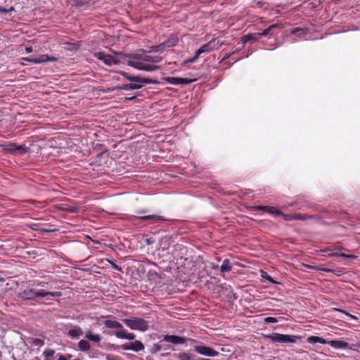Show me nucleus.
I'll list each match as a JSON object with an SVG mask.
<instances>
[{"label": "nucleus", "instance_id": "nucleus-1", "mask_svg": "<svg viewBox=\"0 0 360 360\" xmlns=\"http://www.w3.org/2000/svg\"><path fill=\"white\" fill-rule=\"evenodd\" d=\"M127 65L133 67L139 70H144L146 72H153L158 69V67L154 65L146 63V62H150L153 63H160L162 60V57L159 56H150L145 52L141 53H135L128 56Z\"/></svg>", "mask_w": 360, "mask_h": 360}, {"label": "nucleus", "instance_id": "nucleus-2", "mask_svg": "<svg viewBox=\"0 0 360 360\" xmlns=\"http://www.w3.org/2000/svg\"><path fill=\"white\" fill-rule=\"evenodd\" d=\"M48 295H51L52 297H60L62 293L59 291L50 292L44 290L27 288L20 294V297L21 298L27 300H32L36 297H45Z\"/></svg>", "mask_w": 360, "mask_h": 360}, {"label": "nucleus", "instance_id": "nucleus-3", "mask_svg": "<svg viewBox=\"0 0 360 360\" xmlns=\"http://www.w3.org/2000/svg\"><path fill=\"white\" fill-rule=\"evenodd\" d=\"M122 321L131 330L145 332L149 328L148 322L141 318L124 319Z\"/></svg>", "mask_w": 360, "mask_h": 360}, {"label": "nucleus", "instance_id": "nucleus-4", "mask_svg": "<svg viewBox=\"0 0 360 360\" xmlns=\"http://www.w3.org/2000/svg\"><path fill=\"white\" fill-rule=\"evenodd\" d=\"M2 149L13 155H22L29 152L30 149L25 144L17 145L15 143L8 142L1 145Z\"/></svg>", "mask_w": 360, "mask_h": 360}, {"label": "nucleus", "instance_id": "nucleus-5", "mask_svg": "<svg viewBox=\"0 0 360 360\" xmlns=\"http://www.w3.org/2000/svg\"><path fill=\"white\" fill-rule=\"evenodd\" d=\"M266 338L276 342L282 343H295L300 337L295 335H285L277 333H274L266 336Z\"/></svg>", "mask_w": 360, "mask_h": 360}, {"label": "nucleus", "instance_id": "nucleus-6", "mask_svg": "<svg viewBox=\"0 0 360 360\" xmlns=\"http://www.w3.org/2000/svg\"><path fill=\"white\" fill-rule=\"evenodd\" d=\"M57 58L53 56H49L47 54H42L39 56H31L26 58H22V60L30 62L33 64H40L47 62H55Z\"/></svg>", "mask_w": 360, "mask_h": 360}, {"label": "nucleus", "instance_id": "nucleus-7", "mask_svg": "<svg viewBox=\"0 0 360 360\" xmlns=\"http://www.w3.org/2000/svg\"><path fill=\"white\" fill-rule=\"evenodd\" d=\"M193 349L198 354L205 356L215 357L219 355V353L217 351L210 347H207L202 343L195 345L193 346Z\"/></svg>", "mask_w": 360, "mask_h": 360}, {"label": "nucleus", "instance_id": "nucleus-8", "mask_svg": "<svg viewBox=\"0 0 360 360\" xmlns=\"http://www.w3.org/2000/svg\"><path fill=\"white\" fill-rule=\"evenodd\" d=\"M95 57L103 61L107 65H117L120 63V59L117 56H112L105 52H98L95 53Z\"/></svg>", "mask_w": 360, "mask_h": 360}, {"label": "nucleus", "instance_id": "nucleus-9", "mask_svg": "<svg viewBox=\"0 0 360 360\" xmlns=\"http://www.w3.org/2000/svg\"><path fill=\"white\" fill-rule=\"evenodd\" d=\"M124 350H131L134 352L143 351L145 348L144 345L139 340H135L122 345Z\"/></svg>", "mask_w": 360, "mask_h": 360}, {"label": "nucleus", "instance_id": "nucleus-10", "mask_svg": "<svg viewBox=\"0 0 360 360\" xmlns=\"http://www.w3.org/2000/svg\"><path fill=\"white\" fill-rule=\"evenodd\" d=\"M124 75L131 82V84L132 86H137V89L142 87V84H151L153 83L152 80L148 79H141L138 77H129L127 76V74H124Z\"/></svg>", "mask_w": 360, "mask_h": 360}, {"label": "nucleus", "instance_id": "nucleus-11", "mask_svg": "<svg viewBox=\"0 0 360 360\" xmlns=\"http://www.w3.org/2000/svg\"><path fill=\"white\" fill-rule=\"evenodd\" d=\"M327 344L335 349H349L350 347L347 342L342 340H328Z\"/></svg>", "mask_w": 360, "mask_h": 360}, {"label": "nucleus", "instance_id": "nucleus-12", "mask_svg": "<svg viewBox=\"0 0 360 360\" xmlns=\"http://www.w3.org/2000/svg\"><path fill=\"white\" fill-rule=\"evenodd\" d=\"M163 340L174 345H181L186 342V339L174 335H165L163 337Z\"/></svg>", "mask_w": 360, "mask_h": 360}, {"label": "nucleus", "instance_id": "nucleus-13", "mask_svg": "<svg viewBox=\"0 0 360 360\" xmlns=\"http://www.w3.org/2000/svg\"><path fill=\"white\" fill-rule=\"evenodd\" d=\"M166 81L173 85H184L191 84L193 80L180 77H167Z\"/></svg>", "mask_w": 360, "mask_h": 360}, {"label": "nucleus", "instance_id": "nucleus-14", "mask_svg": "<svg viewBox=\"0 0 360 360\" xmlns=\"http://www.w3.org/2000/svg\"><path fill=\"white\" fill-rule=\"evenodd\" d=\"M114 334L117 338L125 339L128 340H133L136 338L134 333H127L124 330V328L122 330H116Z\"/></svg>", "mask_w": 360, "mask_h": 360}, {"label": "nucleus", "instance_id": "nucleus-15", "mask_svg": "<svg viewBox=\"0 0 360 360\" xmlns=\"http://www.w3.org/2000/svg\"><path fill=\"white\" fill-rule=\"evenodd\" d=\"M212 51H214V46L213 42L210 40L207 43L202 45L198 50H196V52L200 56V54L207 53Z\"/></svg>", "mask_w": 360, "mask_h": 360}, {"label": "nucleus", "instance_id": "nucleus-16", "mask_svg": "<svg viewBox=\"0 0 360 360\" xmlns=\"http://www.w3.org/2000/svg\"><path fill=\"white\" fill-rule=\"evenodd\" d=\"M85 338H86L89 341H91L94 343H98L101 340V336L98 333H94L91 330H87L85 332Z\"/></svg>", "mask_w": 360, "mask_h": 360}, {"label": "nucleus", "instance_id": "nucleus-17", "mask_svg": "<svg viewBox=\"0 0 360 360\" xmlns=\"http://www.w3.org/2000/svg\"><path fill=\"white\" fill-rule=\"evenodd\" d=\"M68 334L72 338L79 339L82 335H83L84 333L80 327L73 326L68 330Z\"/></svg>", "mask_w": 360, "mask_h": 360}, {"label": "nucleus", "instance_id": "nucleus-18", "mask_svg": "<svg viewBox=\"0 0 360 360\" xmlns=\"http://www.w3.org/2000/svg\"><path fill=\"white\" fill-rule=\"evenodd\" d=\"M281 27V26L279 24H277V23L274 24V25L269 26V27H267L266 29H265L262 32H258L259 36H260V37L272 36L274 34V33H273L274 30L276 29L280 28Z\"/></svg>", "mask_w": 360, "mask_h": 360}, {"label": "nucleus", "instance_id": "nucleus-19", "mask_svg": "<svg viewBox=\"0 0 360 360\" xmlns=\"http://www.w3.org/2000/svg\"><path fill=\"white\" fill-rule=\"evenodd\" d=\"M324 252H328V255L330 257H345V258H349V259H354L356 257L354 255H347V254H345V253H340L338 252L337 250H325Z\"/></svg>", "mask_w": 360, "mask_h": 360}, {"label": "nucleus", "instance_id": "nucleus-20", "mask_svg": "<svg viewBox=\"0 0 360 360\" xmlns=\"http://www.w3.org/2000/svg\"><path fill=\"white\" fill-rule=\"evenodd\" d=\"M257 210L265 211L271 214H274L277 216H280V214H283V212L274 207H267V206H258L257 207Z\"/></svg>", "mask_w": 360, "mask_h": 360}, {"label": "nucleus", "instance_id": "nucleus-21", "mask_svg": "<svg viewBox=\"0 0 360 360\" xmlns=\"http://www.w3.org/2000/svg\"><path fill=\"white\" fill-rule=\"evenodd\" d=\"M104 325L106 328H119L120 330L123 329L122 325L120 322L114 320H105L104 321Z\"/></svg>", "mask_w": 360, "mask_h": 360}, {"label": "nucleus", "instance_id": "nucleus-22", "mask_svg": "<svg viewBox=\"0 0 360 360\" xmlns=\"http://www.w3.org/2000/svg\"><path fill=\"white\" fill-rule=\"evenodd\" d=\"M319 218L317 216L315 215H310V214H295V220H301V221H306V220H314L318 221Z\"/></svg>", "mask_w": 360, "mask_h": 360}, {"label": "nucleus", "instance_id": "nucleus-23", "mask_svg": "<svg viewBox=\"0 0 360 360\" xmlns=\"http://www.w3.org/2000/svg\"><path fill=\"white\" fill-rule=\"evenodd\" d=\"M307 342L308 343H310V344H316V343H321V344H327L328 343V340H326V339L321 338V337H319V336H309L307 340Z\"/></svg>", "mask_w": 360, "mask_h": 360}, {"label": "nucleus", "instance_id": "nucleus-24", "mask_svg": "<svg viewBox=\"0 0 360 360\" xmlns=\"http://www.w3.org/2000/svg\"><path fill=\"white\" fill-rule=\"evenodd\" d=\"M260 38V36H259V33H252V34H248L242 37V43L243 44L247 43L249 41L253 40V41H258Z\"/></svg>", "mask_w": 360, "mask_h": 360}, {"label": "nucleus", "instance_id": "nucleus-25", "mask_svg": "<svg viewBox=\"0 0 360 360\" xmlns=\"http://www.w3.org/2000/svg\"><path fill=\"white\" fill-rule=\"evenodd\" d=\"M136 219L142 221L146 220H154V221H161L164 220L163 217L160 215L156 214H150V215H146V216H141V217H136Z\"/></svg>", "mask_w": 360, "mask_h": 360}, {"label": "nucleus", "instance_id": "nucleus-26", "mask_svg": "<svg viewBox=\"0 0 360 360\" xmlns=\"http://www.w3.org/2000/svg\"><path fill=\"white\" fill-rule=\"evenodd\" d=\"M78 348L82 352H87L90 350L91 345L89 342L86 340H81L78 342Z\"/></svg>", "mask_w": 360, "mask_h": 360}, {"label": "nucleus", "instance_id": "nucleus-27", "mask_svg": "<svg viewBox=\"0 0 360 360\" xmlns=\"http://www.w3.org/2000/svg\"><path fill=\"white\" fill-rule=\"evenodd\" d=\"M55 354L56 352L51 349H47L43 352L44 360H56Z\"/></svg>", "mask_w": 360, "mask_h": 360}, {"label": "nucleus", "instance_id": "nucleus-28", "mask_svg": "<svg viewBox=\"0 0 360 360\" xmlns=\"http://www.w3.org/2000/svg\"><path fill=\"white\" fill-rule=\"evenodd\" d=\"M231 267L229 259H226L223 261L222 264L220 266V271L222 273L229 272L231 270Z\"/></svg>", "mask_w": 360, "mask_h": 360}, {"label": "nucleus", "instance_id": "nucleus-29", "mask_svg": "<svg viewBox=\"0 0 360 360\" xmlns=\"http://www.w3.org/2000/svg\"><path fill=\"white\" fill-rule=\"evenodd\" d=\"M178 42V39L176 38H170L168 39L167 41L162 42L165 48H171L174 47L176 45Z\"/></svg>", "mask_w": 360, "mask_h": 360}, {"label": "nucleus", "instance_id": "nucleus-30", "mask_svg": "<svg viewBox=\"0 0 360 360\" xmlns=\"http://www.w3.org/2000/svg\"><path fill=\"white\" fill-rule=\"evenodd\" d=\"M165 49V46L163 45V43H161V44H160L158 46H154L150 47V49L149 52H152V51H154V52H163Z\"/></svg>", "mask_w": 360, "mask_h": 360}, {"label": "nucleus", "instance_id": "nucleus-31", "mask_svg": "<svg viewBox=\"0 0 360 360\" xmlns=\"http://www.w3.org/2000/svg\"><path fill=\"white\" fill-rule=\"evenodd\" d=\"M306 32H307V30L300 28V27H297V28L292 30L290 32V34H299L300 35H302V34H305Z\"/></svg>", "mask_w": 360, "mask_h": 360}, {"label": "nucleus", "instance_id": "nucleus-32", "mask_svg": "<svg viewBox=\"0 0 360 360\" xmlns=\"http://www.w3.org/2000/svg\"><path fill=\"white\" fill-rule=\"evenodd\" d=\"M211 41L214 44V50H217L219 47H221V46L225 44L224 41H221L217 39H212Z\"/></svg>", "mask_w": 360, "mask_h": 360}, {"label": "nucleus", "instance_id": "nucleus-33", "mask_svg": "<svg viewBox=\"0 0 360 360\" xmlns=\"http://www.w3.org/2000/svg\"><path fill=\"white\" fill-rule=\"evenodd\" d=\"M280 216L285 221L295 220V214H285L283 213V214H280Z\"/></svg>", "mask_w": 360, "mask_h": 360}, {"label": "nucleus", "instance_id": "nucleus-34", "mask_svg": "<svg viewBox=\"0 0 360 360\" xmlns=\"http://www.w3.org/2000/svg\"><path fill=\"white\" fill-rule=\"evenodd\" d=\"M359 349H360V341L352 344L349 347V349L354 351V352H359Z\"/></svg>", "mask_w": 360, "mask_h": 360}, {"label": "nucleus", "instance_id": "nucleus-35", "mask_svg": "<svg viewBox=\"0 0 360 360\" xmlns=\"http://www.w3.org/2000/svg\"><path fill=\"white\" fill-rule=\"evenodd\" d=\"M13 11H14V8L13 6L10 7L9 8H4L0 6V13H4V14L10 13Z\"/></svg>", "mask_w": 360, "mask_h": 360}, {"label": "nucleus", "instance_id": "nucleus-36", "mask_svg": "<svg viewBox=\"0 0 360 360\" xmlns=\"http://www.w3.org/2000/svg\"><path fill=\"white\" fill-rule=\"evenodd\" d=\"M199 56V54L195 51L194 56L186 60L185 63H193L197 60Z\"/></svg>", "mask_w": 360, "mask_h": 360}, {"label": "nucleus", "instance_id": "nucleus-37", "mask_svg": "<svg viewBox=\"0 0 360 360\" xmlns=\"http://www.w3.org/2000/svg\"><path fill=\"white\" fill-rule=\"evenodd\" d=\"M264 321L266 323H276V322H278V320L275 317L268 316V317L264 318Z\"/></svg>", "mask_w": 360, "mask_h": 360}, {"label": "nucleus", "instance_id": "nucleus-38", "mask_svg": "<svg viewBox=\"0 0 360 360\" xmlns=\"http://www.w3.org/2000/svg\"><path fill=\"white\" fill-rule=\"evenodd\" d=\"M179 360H191L189 355L186 353H182L178 355Z\"/></svg>", "mask_w": 360, "mask_h": 360}, {"label": "nucleus", "instance_id": "nucleus-39", "mask_svg": "<svg viewBox=\"0 0 360 360\" xmlns=\"http://www.w3.org/2000/svg\"><path fill=\"white\" fill-rule=\"evenodd\" d=\"M122 89L127 90V91L137 89V86H132L130 83V84H127L123 85L122 87Z\"/></svg>", "mask_w": 360, "mask_h": 360}, {"label": "nucleus", "instance_id": "nucleus-40", "mask_svg": "<svg viewBox=\"0 0 360 360\" xmlns=\"http://www.w3.org/2000/svg\"><path fill=\"white\" fill-rule=\"evenodd\" d=\"M262 277L264 279L268 280L271 283H276V282L270 276L267 275L266 274H265V275H262Z\"/></svg>", "mask_w": 360, "mask_h": 360}, {"label": "nucleus", "instance_id": "nucleus-41", "mask_svg": "<svg viewBox=\"0 0 360 360\" xmlns=\"http://www.w3.org/2000/svg\"><path fill=\"white\" fill-rule=\"evenodd\" d=\"M235 52H231V53H226L222 58V61L223 60H225L226 59H228L229 58H230Z\"/></svg>", "mask_w": 360, "mask_h": 360}, {"label": "nucleus", "instance_id": "nucleus-42", "mask_svg": "<svg viewBox=\"0 0 360 360\" xmlns=\"http://www.w3.org/2000/svg\"><path fill=\"white\" fill-rule=\"evenodd\" d=\"M161 349V347L160 345L155 344L153 346V352H158Z\"/></svg>", "mask_w": 360, "mask_h": 360}, {"label": "nucleus", "instance_id": "nucleus-43", "mask_svg": "<svg viewBox=\"0 0 360 360\" xmlns=\"http://www.w3.org/2000/svg\"><path fill=\"white\" fill-rule=\"evenodd\" d=\"M111 264H112V266L114 269H116L117 271H121V268L119 267L117 264H115V263L113 262H111Z\"/></svg>", "mask_w": 360, "mask_h": 360}, {"label": "nucleus", "instance_id": "nucleus-44", "mask_svg": "<svg viewBox=\"0 0 360 360\" xmlns=\"http://www.w3.org/2000/svg\"><path fill=\"white\" fill-rule=\"evenodd\" d=\"M25 51H26V53H31V52L32 51V46L26 47V48H25Z\"/></svg>", "mask_w": 360, "mask_h": 360}, {"label": "nucleus", "instance_id": "nucleus-45", "mask_svg": "<svg viewBox=\"0 0 360 360\" xmlns=\"http://www.w3.org/2000/svg\"><path fill=\"white\" fill-rule=\"evenodd\" d=\"M146 242L147 244L150 245V244H152L153 243V240H152L150 238H147L146 240Z\"/></svg>", "mask_w": 360, "mask_h": 360}, {"label": "nucleus", "instance_id": "nucleus-46", "mask_svg": "<svg viewBox=\"0 0 360 360\" xmlns=\"http://www.w3.org/2000/svg\"><path fill=\"white\" fill-rule=\"evenodd\" d=\"M218 267H219V266H218V265L214 264H213V263H212V264H211V268H212V269H218Z\"/></svg>", "mask_w": 360, "mask_h": 360}, {"label": "nucleus", "instance_id": "nucleus-47", "mask_svg": "<svg viewBox=\"0 0 360 360\" xmlns=\"http://www.w3.org/2000/svg\"><path fill=\"white\" fill-rule=\"evenodd\" d=\"M57 360H67V359H66V358L64 356L59 355V356L57 359Z\"/></svg>", "mask_w": 360, "mask_h": 360}, {"label": "nucleus", "instance_id": "nucleus-48", "mask_svg": "<svg viewBox=\"0 0 360 360\" xmlns=\"http://www.w3.org/2000/svg\"><path fill=\"white\" fill-rule=\"evenodd\" d=\"M334 309L336 310V311H340L342 313H344L345 314H348L347 312H345V311H343L342 309Z\"/></svg>", "mask_w": 360, "mask_h": 360}, {"label": "nucleus", "instance_id": "nucleus-49", "mask_svg": "<svg viewBox=\"0 0 360 360\" xmlns=\"http://www.w3.org/2000/svg\"><path fill=\"white\" fill-rule=\"evenodd\" d=\"M322 270H323V271H326V272H330V271H331V270H330V269H322Z\"/></svg>", "mask_w": 360, "mask_h": 360}, {"label": "nucleus", "instance_id": "nucleus-50", "mask_svg": "<svg viewBox=\"0 0 360 360\" xmlns=\"http://www.w3.org/2000/svg\"><path fill=\"white\" fill-rule=\"evenodd\" d=\"M37 285H39V286H44L43 282L37 283Z\"/></svg>", "mask_w": 360, "mask_h": 360}, {"label": "nucleus", "instance_id": "nucleus-51", "mask_svg": "<svg viewBox=\"0 0 360 360\" xmlns=\"http://www.w3.org/2000/svg\"><path fill=\"white\" fill-rule=\"evenodd\" d=\"M307 266L308 268H309V269H314V267H313V266H309V265H307Z\"/></svg>", "mask_w": 360, "mask_h": 360}, {"label": "nucleus", "instance_id": "nucleus-52", "mask_svg": "<svg viewBox=\"0 0 360 360\" xmlns=\"http://www.w3.org/2000/svg\"><path fill=\"white\" fill-rule=\"evenodd\" d=\"M44 231H45V232H50L51 231H49V230H44Z\"/></svg>", "mask_w": 360, "mask_h": 360}, {"label": "nucleus", "instance_id": "nucleus-53", "mask_svg": "<svg viewBox=\"0 0 360 360\" xmlns=\"http://www.w3.org/2000/svg\"><path fill=\"white\" fill-rule=\"evenodd\" d=\"M4 281V278H0V281Z\"/></svg>", "mask_w": 360, "mask_h": 360}, {"label": "nucleus", "instance_id": "nucleus-54", "mask_svg": "<svg viewBox=\"0 0 360 360\" xmlns=\"http://www.w3.org/2000/svg\"><path fill=\"white\" fill-rule=\"evenodd\" d=\"M191 340V342H195V340Z\"/></svg>", "mask_w": 360, "mask_h": 360}]
</instances>
